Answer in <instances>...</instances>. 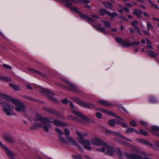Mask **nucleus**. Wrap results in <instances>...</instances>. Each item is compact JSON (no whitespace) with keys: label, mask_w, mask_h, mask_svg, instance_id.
<instances>
[{"label":"nucleus","mask_w":159,"mask_h":159,"mask_svg":"<svg viewBox=\"0 0 159 159\" xmlns=\"http://www.w3.org/2000/svg\"><path fill=\"white\" fill-rule=\"evenodd\" d=\"M0 97L15 105L16 107H15V109L17 111L19 112H23L25 111L26 107L23 102L5 94L0 93Z\"/></svg>","instance_id":"f257e3e1"},{"label":"nucleus","mask_w":159,"mask_h":159,"mask_svg":"<svg viewBox=\"0 0 159 159\" xmlns=\"http://www.w3.org/2000/svg\"><path fill=\"white\" fill-rule=\"evenodd\" d=\"M36 120L42 123V127L46 132H48L49 128L52 127V125L49 124L52 123L50 119L46 117H43L39 114L36 116Z\"/></svg>","instance_id":"f03ea898"},{"label":"nucleus","mask_w":159,"mask_h":159,"mask_svg":"<svg viewBox=\"0 0 159 159\" xmlns=\"http://www.w3.org/2000/svg\"><path fill=\"white\" fill-rule=\"evenodd\" d=\"M76 134L79 138L78 141L81 144L84 145V148L88 150H91L90 142L88 140L84 139V136H86V134H82L78 131H77Z\"/></svg>","instance_id":"7ed1b4c3"},{"label":"nucleus","mask_w":159,"mask_h":159,"mask_svg":"<svg viewBox=\"0 0 159 159\" xmlns=\"http://www.w3.org/2000/svg\"><path fill=\"white\" fill-rule=\"evenodd\" d=\"M97 150L98 152H105L106 154L110 156L113 155L115 153L114 149L106 143L104 144L102 148H97Z\"/></svg>","instance_id":"20e7f679"},{"label":"nucleus","mask_w":159,"mask_h":159,"mask_svg":"<svg viewBox=\"0 0 159 159\" xmlns=\"http://www.w3.org/2000/svg\"><path fill=\"white\" fill-rule=\"evenodd\" d=\"M70 10L72 11H75L78 14L79 16L82 19L87 20L89 22L93 21L95 22V21L93 20L91 18L89 17L88 16L84 15L81 13V12L79 10V8L76 7H71L70 8Z\"/></svg>","instance_id":"39448f33"},{"label":"nucleus","mask_w":159,"mask_h":159,"mask_svg":"<svg viewBox=\"0 0 159 159\" xmlns=\"http://www.w3.org/2000/svg\"><path fill=\"white\" fill-rule=\"evenodd\" d=\"M39 92L41 94L45 95L46 94L48 96V99L51 101L55 103H59L58 101L55 98L51 96L50 94L54 95L53 93L50 90H40Z\"/></svg>","instance_id":"423d86ee"},{"label":"nucleus","mask_w":159,"mask_h":159,"mask_svg":"<svg viewBox=\"0 0 159 159\" xmlns=\"http://www.w3.org/2000/svg\"><path fill=\"white\" fill-rule=\"evenodd\" d=\"M3 110L4 112L7 116L11 115V112L8 109L11 110H13L14 108V106L7 102H3Z\"/></svg>","instance_id":"0eeeda50"},{"label":"nucleus","mask_w":159,"mask_h":159,"mask_svg":"<svg viewBox=\"0 0 159 159\" xmlns=\"http://www.w3.org/2000/svg\"><path fill=\"white\" fill-rule=\"evenodd\" d=\"M113 140L123 145L127 146L129 147H131L132 148L134 149L137 152H139L140 151V149L139 148L135 146L132 145L129 143L125 142L122 140L120 139L116 138H114Z\"/></svg>","instance_id":"6e6552de"},{"label":"nucleus","mask_w":159,"mask_h":159,"mask_svg":"<svg viewBox=\"0 0 159 159\" xmlns=\"http://www.w3.org/2000/svg\"><path fill=\"white\" fill-rule=\"evenodd\" d=\"M76 102L79 105L84 107L90 108L93 107L94 106L93 104L81 101L78 98H76Z\"/></svg>","instance_id":"1a4fd4ad"},{"label":"nucleus","mask_w":159,"mask_h":159,"mask_svg":"<svg viewBox=\"0 0 159 159\" xmlns=\"http://www.w3.org/2000/svg\"><path fill=\"white\" fill-rule=\"evenodd\" d=\"M139 142L140 143L147 144L150 147L155 148V147H159V141H156L154 144L153 145L148 141L145 139H140Z\"/></svg>","instance_id":"9d476101"},{"label":"nucleus","mask_w":159,"mask_h":159,"mask_svg":"<svg viewBox=\"0 0 159 159\" xmlns=\"http://www.w3.org/2000/svg\"><path fill=\"white\" fill-rule=\"evenodd\" d=\"M72 111L74 114L78 116L81 117V118L87 121H89L90 123H93L94 122L93 120H91L90 118L87 117L84 115H83V114L78 111H75L74 109H72Z\"/></svg>","instance_id":"9b49d317"},{"label":"nucleus","mask_w":159,"mask_h":159,"mask_svg":"<svg viewBox=\"0 0 159 159\" xmlns=\"http://www.w3.org/2000/svg\"><path fill=\"white\" fill-rule=\"evenodd\" d=\"M108 124L111 126H114L115 125V123L118 124H120L121 125H122L123 127H125L127 126L126 124L125 123L121 122L115 119H112L111 120H109L108 121Z\"/></svg>","instance_id":"f8f14e48"},{"label":"nucleus","mask_w":159,"mask_h":159,"mask_svg":"<svg viewBox=\"0 0 159 159\" xmlns=\"http://www.w3.org/2000/svg\"><path fill=\"white\" fill-rule=\"evenodd\" d=\"M91 141L93 144L98 146L102 145L103 146L105 143L102 140L98 138H95L93 139Z\"/></svg>","instance_id":"ddd939ff"},{"label":"nucleus","mask_w":159,"mask_h":159,"mask_svg":"<svg viewBox=\"0 0 159 159\" xmlns=\"http://www.w3.org/2000/svg\"><path fill=\"white\" fill-rule=\"evenodd\" d=\"M139 44L140 43L139 42L134 41L132 42H130L129 41V40L128 42L124 43L123 45L124 48H125L129 47L132 46L133 47L137 46H139Z\"/></svg>","instance_id":"4468645a"},{"label":"nucleus","mask_w":159,"mask_h":159,"mask_svg":"<svg viewBox=\"0 0 159 159\" xmlns=\"http://www.w3.org/2000/svg\"><path fill=\"white\" fill-rule=\"evenodd\" d=\"M0 146L6 151V152L7 155L11 159H16L13 157V154L11 151H10L7 147L5 146L1 142H0Z\"/></svg>","instance_id":"2eb2a0df"},{"label":"nucleus","mask_w":159,"mask_h":159,"mask_svg":"<svg viewBox=\"0 0 159 159\" xmlns=\"http://www.w3.org/2000/svg\"><path fill=\"white\" fill-rule=\"evenodd\" d=\"M67 140L68 142V144L70 143L71 145H74L80 149L81 148L73 138L69 136L67 137Z\"/></svg>","instance_id":"dca6fc26"},{"label":"nucleus","mask_w":159,"mask_h":159,"mask_svg":"<svg viewBox=\"0 0 159 159\" xmlns=\"http://www.w3.org/2000/svg\"><path fill=\"white\" fill-rule=\"evenodd\" d=\"M113 135L116 136L119 138H121L125 140H126L127 141L132 142V140L131 139H129L127 138L122 135L119 132H116L114 131Z\"/></svg>","instance_id":"f3484780"},{"label":"nucleus","mask_w":159,"mask_h":159,"mask_svg":"<svg viewBox=\"0 0 159 159\" xmlns=\"http://www.w3.org/2000/svg\"><path fill=\"white\" fill-rule=\"evenodd\" d=\"M62 81L64 83H66V84L68 85L72 89H78V86L76 85L75 84L73 83L72 82H70V81H68V80H67L66 79H62Z\"/></svg>","instance_id":"a211bd4d"},{"label":"nucleus","mask_w":159,"mask_h":159,"mask_svg":"<svg viewBox=\"0 0 159 159\" xmlns=\"http://www.w3.org/2000/svg\"><path fill=\"white\" fill-rule=\"evenodd\" d=\"M27 69L30 72L32 73H36L39 75L40 76L44 78H45L46 77V75L45 74H43L37 70L33 69L31 68H28Z\"/></svg>","instance_id":"6ab92c4d"},{"label":"nucleus","mask_w":159,"mask_h":159,"mask_svg":"<svg viewBox=\"0 0 159 159\" xmlns=\"http://www.w3.org/2000/svg\"><path fill=\"white\" fill-rule=\"evenodd\" d=\"M102 111L105 113H106L112 116H113L114 117L116 118H119L120 120H123V119L121 117H119V116H117V115H116L114 113L109 111L108 110H106L103 109L102 110Z\"/></svg>","instance_id":"aec40b11"},{"label":"nucleus","mask_w":159,"mask_h":159,"mask_svg":"<svg viewBox=\"0 0 159 159\" xmlns=\"http://www.w3.org/2000/svg\"><path fill=\"white\" fill-rule=\"evenodd\" d=\"M55 125L58 126H66L67 125L58 120H55L52 122Z\"/></svg>","instance_id":"412c9836"},{"label":"nucleus","mask_w":159,"mask_h":159,"mask_svg":"<svg viewBox=\"0 0 159 159\" xmlns=\"http://www.w3.org/2000/svg\"><path fill=\"white\" fill-rule=\"evenodd\" d=\"M132 14L135 15L138 18H140L141 17V15L142 14V11L140 10L135 9L133 11Z\"/></svg>","instance_id":"4be33fe9"},{"label":"nucleus","mask_w":159,"mask_h":159,"mask_svg":"<svg viewBox=\"0 0 159 159\" xmlns=\"http://www.w3.org/2000/svg\"><path fill=\"white\" fill-rule=\"evenodd\" d=\"M98 102L102 105L109 107H111L113 105L109 102L104 100H99Z\"/></svg>","instance_id":"5701e85b"},{"label":"nucleus","mask_w":159,"mask_h":159,"mask_svg":"<svg viewBox=\"0 0 159 159\" xmlns=\"http://www.w3.org/2000/svg\"><path fill=\"white\" fill-rule=\"evenodd\" d=\"M93 26L96 29H97L98 31L102 33L103 34H107V33L106 31V29L105 28H101L100 27L96 25H93Z\"/></svg>","instance_id":"b1692460"},{"label":"nucleus","mask_w":159,"mask_h":159,"mask_svg":"<svg viewBox=\"0 0 159 159\" xmlns=\"http://www.w3.org/2000/svg\"><path fill=\"white\" fill-rule=\"evenodd\" d=\"M72 1L73 0H62V2L64 3L65 6L68 7H70L73 5Z\"/></svg>","instance_id":"393cba45"},{"label":"nucleus","mask_w":159,"mask_h":159,"mask_svg":"<svg viewBox=\"0 0 159 159\" xmlns=\"http://www.w3.org/2000/svg\"><path fill=\"white\" fill-rule=\"evenodd\" d=\"M4 139L8 143H14V139L12 137L5 136H4Z\"/></svg>","instance_id":"a878e982"},{"label":"nucleus","mask_w":159,"mask_h":159,"mask_svg":"<svg viewBox=\"0 0 159 159\" xmlns=\"http://www.w3.org/2000/svg\"><path fill=\"white\" fill-rule=\"evenodd\" d=\"M149 102L152 103H156L157 102L158 100L154 97L151 96L149 98Z\"/></svg>","instance_id":"bb28decb"},{"label":"nucleus","mask_w":159,"mask_h":159,"mask_svg":"<svg viewBox=\"0 0 159 159\" xmlns=\"http://www.w3.org/2000/svg\"><path fill=\"white\" fill-rule=\"evenodd\" d=\"M59 137L60 141H61L62 143L66 144H68V142L67 138V139H66L61 136H59Z\"/></svg>","instance_id":"cd10ccee"},{"label":"nucleus","mask_w":159,"mask_h":159,"mask_svg":"<svg viewBox=\"0 0 159 159\" xmlns=\"http://www.w3.org/2000/svg\"><path fill=\"white\" fill-rule=\"evenodd\" d=\"M102 3L105 7L107 8H111V7L112 5V4L110 2H105L102 1Z\"/></svg>","instance_id":"c85d7f7f"},{"label":"nucleus","mask_w":159,"mask_h":159,"mask_svg":"<svg viewBox=\"0 0 159 159\" xmlns=\"http://www.w3.org/2000/svg\"><path fill=\"white\" fill-rule=\"evenodd\" d=\"M108 11L105 9H99L98 12L102 16L104 15V14L107 15Z\"/></svg>","instance_id":"c756f323"},{"label":"nucleus","mask_w":159,"mask_h":159,"mask_svg":"<svg viewBox=\"0 0 159 159\" xmlns=\"http://www.w3.org/2000/svg\"><path fill=\"white\" fill-rule=\"evenodd\" d=\"M147 28L148 31H149L151 29H152L153 26L151 22L147 21Z\"/></svg>","instance_id":"7c9ffc66"},{"label":"nucleus","mask_w":159,"mask_h":159,"mask_svg":"<svg viewBox=\"0 0 159 159\" xmlns=\"http://www.w3.org/2000/svg\"><path fill=\"white\" fill-rule=\"evenodd\" d=\"M115 40L118 43L121 44V46L124 47V46L123 45V43L126 42H123V39L122 38L116 37L115 38Z\"/></svg>","instance_id":"2f4dec72"},{"label":"nucleus","mask_w":159,"mask_h":159,"mask_svg":"<svg viewBox=\"0 0 159 159\" xmlns=\"http://www.w3.org/2000/svg\"><path fill=\"white\" fill-rule=\"evenodd\" d=\"M102 23L103 24V25L106 27L108 28H110L111 27V25L110 24L109 22L105 20H103L101 21Z\"/></svg>","instance_id":"473e14b6"},{"label":"nucleus","mask_w":159,"mask_h":159,"mask_svg":"<svg viewBox=\"0 0 159 159\" xmlns=\"http://www.w3.org/2000/svg\"><path fill=\"white\" fill-rule=\"evenodd\" d=\"M148 55L152 57H155L158 55L157 53H155L152 51H149Z\"/></svg>","instance_id":"72a5a7b5"},{"label":"nucleus","mask_w":159,"mask_h":159,"mask_svg":"<svg viewBox=\"0 0 159 159\" xmlns=\"http://www.w3.org/2000/svg\"><path fill=\"white\" fill-rule=\"evenodd\" d=\"M107 15L112 17H114L118 16V14L115 12L111 13L110 11H108Z\"/></svg>","instance_id":"f704fd0d"},{"label":"nucleus","mask_w":159,"mask_h":159,"mask_svg":"<svg viewBox=\"0 0 159 159\" xmlns=\"http://www.w3.org/2000/svg\"><path fill=\"white\" fill-rule=\"evenodd\" d=\"M148 2L150 4V6L151 7H152L156 9H159V8L157 5L153 3L151 0H149L148 1Z\"/></svg>","instance_id":"c9c22d12"},{"label":"nucleus","mask_w":159,"mask_h":159,"mask_svg":"<svg viewBox=\"0 0 159 159\" xmlns=\"http://www.w3.org/2000/svg\"><path fill=\"white\" fill-rule=\"evenodd\" d=\"M43 110L49 113L54 114V111L52 109L47 108V107H43Z\"/></svg>","instance_id":"e433bc0d"},{"label":"nucleus","mask_w":159,"mask_h":159,"mask_svg":"<svg viewBox=\"0 0 159 159\" xmlns=\"http://www.w3.org/2000/svg\"><path fill=\"white\" fill-rule=\"evenodd\" d=\"M9 80L10 79L7 76L4 75L0 76V80L2 81H7Z\"/></svg>","instance_id":"4c0bfd02"},{"label":"nucleus","mask_w":159,"mask_h":159,"mask_svg":"<svg viewBox=\"0 0 159 159\" xmlns=\"http://www.w3.org/2000/svg\"><path fill=\"white\" fill-rule=\"evenodd\" d=\"M152 132L159 131V127L157 126H152Z\"/></svg>","instance_id":"58836bf2"},{"label":"nucleus","mask_w":159,"mask_h":159,"mask_svg":"<svg viewBox=\"0 0 159 159\" xmlns=\"http://www.w3.org/2000/svg\"><path fill=\"white\" fill-rule=\"evenodd\" d=\"M9 86L12 88L14 89H20L17 85L12 83H10Z\"/></svg>","instance_id":"ea45409f"},{"label":"nucleus","mask_w":159,"mask_h":159,"mask_svg":"<svg viewBox=\"0 0 159 159\" xmlns=\"http://www.w3.org/2000/svg\"><path fill=\"white\" fill-rule=\"evenodd\" d=\"M139 24V22L137 20H134L133 21L131 22V25L133 26L134 27L137 26Z\"/></svg>","instance_id":"a19ab883"},{"label":"nucleus","mask_w":159,"mask_h":159,"mask_svg":"<svg viewBox=\"0 0 159 159\" xmlns=\"http://www.w3.org/2000/svg\"><path fill=\"white\" fill-rule=\"evenodd\" d=\"M116 152L119 155L120 158H121V156L122 157L123 154L121 153L120 149V148L116 149Z\"/></svg>","instance_id":"79ce46f5"},{"label":"nucleus","mask_w":159,"mask_h":159,"mask_svg":"<svg viewBox=\"0 0 159 159\" xmlns=\"http://www.w3.org/2000/svg\"><path fill=\"white\" fill-rule=\"evenodd\" d=\"M134 129L131 127H129L126 130V133H131L134 132Z\"/></svg>","instance_id":"37998d69"},{"label":"nucleus","mask_w":159,"mask_h":159,"mask_svg":"<svg viewBox=\"0 0 159 159\" xmlns=\"http://www.w3.org/2000/svg\"><path fill=\"white\" fill-rule=\"evenodd\" d=\"M64 134L67 137H69L68 136L70 135V132L69 129H65L64 131Z\"/></svg>","instance_id":"c03bdc74"},{"label":"nucleus","mask_w":159,"mask_h":159,"mask_svg":"<svg viewBox=\"0 0 159 159\" xmlns=\"http://www.w3.org/2000/svg\"><path fill=\"white\" fill-rule=\"evenodd\" d=\"M55 130L58 134L61 135H63L64 134L63 131L59 129L56 128Z\"/></svg>","instance_id":"a18cd8bd"},{"label":"nucleus","mask_w":159,"mask_h":159,"mask_svg":"<svg viewBox=\"0 0 159 159\" xmlns=\"http://www.w3.org/2000/svg\"><path fill=\"white\" fill-rule=\"evenodd\" d=\"M130 125L133 127H135L137 126V124L136 122L134 120H132L129 122Z\"/></svg>","instance_id":"49530a36"},{"label":"nucleus","mask_w":159,"mask_h":159,"mask_svg":"<svg viewBox=\"0 0 159 159\" xmlns=\"http://www.w3.org/2000/svg\"><path fill=\"white\" fill-rule=\"evenodd\" d=\"M140 132L141 134L147 136L148 135L147 133L142 129H140Z\"/></svg>","instance_id":"de8ad7c7"},{"label":"nucleus","mask_w":159,"mask_h":159,"mask_svg":"<svg viewBox=\"0 0 159 159\" xmlns=\"http://www.w3.org/2000/svg\"><path fill=\"white\" fill-rule=\"evenodd\" d=\"M3 67L5 68L8 69L10 70H11L12 69V67L11 66L5 64H4L3 65Z\"/></svg>","instance_id":"09e8293b"},{"label":"nucleus","mask_w":159,"mask_h":159,"mask_svg":"<svg viewBox=\"0 0 159 159\" xmlns=\"http://www.w3.org/2000/svg\"><path fill=\"white\" fill-rule=\"evenodd\" d=\"M96 116L98 118H101L102 117V114L100 112H97L96 113Z\"/></svg>","instance_id":"8fccbe9b"},{"label":"nucleus","mask_w":159,"mask_h":159,"mask_svg":"<svg viewBox=\"0 0 159 159\" xmlns=\"http://www.w3.org/2000/svg\"><path fill=\"white\" fill-rule=\"evenodd\" d=\"M61 102L63 104H66L69 101L66 98H65L64 99L61 100Z\"/></svg>","instance_id":"3c124183"},{"label":"nucleus","mask_w":159,"mask_h":159,"mask_svg":"<svg viewBox=\"0 0 159 159\" xmlns=\"http://www.w3.org/2000/svg\"><path fill=\"white\" fill-rule=\"evenodd\" d=\"M79 1L80 2H84L85 3H89L90 2V1L89 0H84V1L79 0Z\"/></svg>","instance_id":"603ef678"},{"label":"nucleus","mask_w":159,"mask_h":159,"mask_svg":"<svg viewBox=\"0 0 159 159\" xmlns=\"http://www.w3.org/2000/svg\"><path fill=\"white\" fill-rule=\"evenodd\" d=\"M140 123V124L142 126H146L148 125V124L147 123L143 121H141Z\"/></svg>","instance_id":"864d4df0"},{"label":"nucleus","mask_w":159,"mask_h":159,"mask_svg":"<svg viewBox=\"0 0 159 159\" xmlns=\"http://www.w3.org/2000/svg\"><path fill=\"white\" fill-rule=\"evenodd\" d=\"M120 18L122 20L126 21H128L129 20L128 19L125 17H124L122 16H120Z\"/></svg>","instance_id":"5fc2aeb1"},{"label":"nucleus","mask_w":159,"mask_h":159,"mask_svg":"<svg viewBox=\"0 0 159 159\" xmlns=\"http://www.w3.org/2000/svg\"><path fill=\"white\" fill-rule=\"evenodd\" d=\"M106 132L108 134H113L114 131H111L108 129H106L105 130Z\"/></svg>","instance_id":"6e6d98bb"},{"label":"nucleus","mask_w":159,"mask_h":159,"mask_svg":"<svg viewBox=\"0 0 159 159\" xmlns=\"http://www.w3.org/2000/svg\"><path fill=\"white\" fill-rule=\"evenodd\" d=\"M122 9L124 10L127 13H129V9L127 7H123Z\"/></svg>","instance_id":"4d7b16f0"},{"label":"nucleus","mask_w":159,"mask_h":159,"mask_svg":"<svg viewBox=\"0 0 159 159\" xmlns=\"http://www.w3.org/2000/svg\"><path fill=\"white\" fill-rule=\"evenodd\" d=\"M125 6L127 7H132L133 6V5L132 4H130V3H125Z\"/></svg>","instance_id":"13d9d810"},{"label":"nucleus","mask_w":159,"mask_h":159,"mask_svg":"<svg viewBox=\"0 0 159 159\" xmlns=\"http://www.w3.org/2000/svg\"><path fill=\"white\" fill-rule=\"evenodd\" d=\"M26 98L29 100L32 101H34L35 100L34 99V98H31V97H26Z\"/></svg>","instance_id":"bf43d9fd"},{"label":"nucleus","mask_w":159,"mask_h":159,"mask_svg":"<svg viewBox=\"0 0 159 159\" xmlns=\"http://www.w3.org/2000/svg\"><path fill=\"white\" fill-rule=\"evenodd\" d=\"M26 89H32L33 88H32L30 85L28 84L26 85Z\"/></svg>","instance_id":"052dcab7"},{"label":"nucleus","mask_w":159,"mask_h":159,"mask_svg":"<svg viewBox=\"0 0 159 159\" xmlns=\"http://www.w3.org/2000/svg\"><path fill=\"white\" fill-rule=\"evenodd\" d=\"M67 117L73 120H76L75 118V117H73L71 115L68 116Z\"/></svg>","instance_id":"680f3d73"},{"label":"nucleus","mask_w":159,"mask_h":159,"mask_svg":"<svg viewBox=\"0 0 159 159\" xmlns=\"http://www.w3.org/2000/svg\"><path fill=\"white\" fill-rule=\"evenodd\" d=\"M74 157L76 159H83L82 157L79 156H75Z\"/></svg>","instance_id":"e2e57ef3"},{"label":"nucleus","mask_w":159,"mask_h":159,"mask_svg":"<svg viewBox=\"0 0 159 159\" xmlns=\"http://www.w3.org/2000/svg\"><path fill=\"white\" fill-rule=\"evenodd\" d=\"M35 124L36 125V126L37 127L40 128L42 126V125L39 123H35Z\"/></svg>","instance_id":"0e129e2a"},{"label":"nucleus","mask_w":159,"mask_h":159,"mask_svg":"<svg viewBox=\"0 0 159 159\" xmlns=\"http://www.w3.org/2000/svg\"><path fill=\"white\" fill-rule=\"evenodd\" d=\"M143 14L145 17H148L149 16V15H148V14L145 12H143Z\"/></svg>","instance_id":"69168bd1"},{"label":"nucleus","mask_w":159,"mask_h":159,"mask_svg":"<svg viewBox=\"0 0 159 159\" xmlns=\"http://www.w3.org/2000/svg\"><path fill=\"white\" fill-rule=\"evenodd\" d=\"M92 16L94 18H95L96 19H99V17L97 15H92Z\"/></svg>","instance_id":"338daca9"},{"label":"nucleus","mask_w":159,"mask_h":159,"mask_svg":"<svg viewBox=\"0 0 159 159\" xmlns=\"http://www.w3.org/2000/svg\"><path fill=\"white\" fill-rule=\"evenodd\" d=\"M146 40L147 42V43L149 44H152L151 41L148 39H146Z\"/></svg>","instance_id":"774afa93"}]
</instances>
